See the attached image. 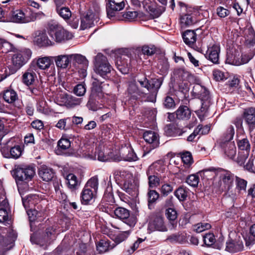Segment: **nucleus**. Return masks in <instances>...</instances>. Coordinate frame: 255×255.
<instances>
[{
    "label": "nucleus",
    "instance_id": "4d7b16f0",
    "mask_svg": "<svg viewBox=\"0 0 255 255\" xmlns=\"http://www.w3.org/2000/svg\"><path fill=\"white\" fill-rule=\"evenodd\" d=\"M211 227V226L210 224L207 223H200L194 226V230L197 233H199L205 231L206 230L210 229Z\"/></svg>",
    "mask_w": 255,
    "mask_h": 255
},
{
    "label": "nucleus",
    "instance_id": "cd10ccee",
    "mask_svg": "<svg viewBox=\"0 0 255 255\" xmlns=\"http://www.w3.org/2000/svg\"><path fill=\"white\" fill-rule=\"evenodd\" d=\"M143 137L146 142L152 145L153 149L158 146L159 143L158 135L154 131H146L143 133Z\"/></svg>",
    "mask_w": 255,
    "mask_h": 255
},
{
    "label": "nucleus",
    "instance_id": "9d476101",
    "mask_svg": "<svg viewBox=\"0 0 255 255\" xmlns=\"http://www.w3.org/2000/svg\"><path fill=\"white\" fill-rule=\"evenodd\" d=\"M46 201L45 200L40 199L35 205L33 209H28L27 211L30 221H33L36 219L39 221L46 215Z\"/></svg>",
    "mask_w": 255,
    "mask_h": 255
},
{
    "label": "nucleus",
    "instance_id": "3c124183",
    "mask_svg": "<svg viewBox=\"0 0 255 255\" xmlns=\"http://www.w3.org/2000/svg\"><path fill=\"white\" fill-rule=\"evenodd\" d=\"M236 184L237 189L239 191H243L246 192L247 181L244 179L236 176Z\"/></svg>",
    "mask_w": 255,
    "mask_h": 255
},
{
    "label": "nucleus",
    "instance_id": "4468645a",
    "mask_svg": "<svg viewBox=\"0 0 255 255\" xmlns=\"http://www.w3.org/2000/svg\"><path fill=\"white\" fill-rule=\"evenodd\" d=\"M114 214L117 218L130 227H133L136 222L135 217L133 215H130L129 211L125 208H117L114 210Z\"/></svg>",
    "mask_w": 255,
    "mask_h": 255
},
{
    "label": "nucleus",
    "instance_id": "20e7f679",
    "mask_svg": "<svg viewBox=\"0 0 255 255\" xmlns=\"http://www.w3.org/2000/svg\"><path fill=\"white\" fill-rule=\"evenodd\" d=\"M11 60L14 67L18 69L25 65L31 57L32 52L29 48L23 47L13 50Z\"/></svg>",
    "mask_w": 255,
    "mask_h": 255
},
{
    "label": "nucleus",
    "instance_id": "58836bf2",
    "mask_svg": "<svg viewBox=\"0 0 255 255\" xmlns=\"http://www.w3.org/2000/svg\"><path fill=\"white\" fill-rule=\"evenodd\" d=\"M3 98L6 103L12 104L18 99V96L14 90L7 89L3 92Z\"/></svg>",
    "mask_w": 255,
    "mask_h": 255
},
{
    "label": "nucleus",
    "instance_id": "69168bd1",
    "mask_svg": "<svg viewBox=\"0 0 255 255\" xmlns=\"http://www.w3.org/2000/svg\"><path fill=\"white\" fill-rule=\"evenodd\" d=\"M181 158L183 163L188 165H190L193 162L192 155L189 152L183 153L181 155Z\"/></svg>",
    "mask_w": 255,
    "mask_h": 255
},
{
    "label": "nucleus",
    "instance_id": "c756f323",
    "mask_svg": "<svg viewBox=\"0 0 255 255\" xmlns=\"http://www.w3.org/2000/svg\"><path fill=\"white\" fill-rule=\"evenodd\" d=\"M22 203L25 209H33L35 205L39 201V196L36 194L28 195L22 197Z\"/></svg>",
    "mask_w": 255,
    "mask_h": 255
},
{
    "label": "nucleus",
    "instance_id": "39448f33",
    "mask_svg": "<svg viewBox=\"0 0 255 255\" xmlns=\"http://www.w3.org/2000/svg\"><path fill=\"white\" fill-rule=\"evenodd\" d=\"M98 188V179L96 177L90 179L86 184L81 193V201L87 204L96 195Z\"/></svg>",
    "mask_w": 255,
    "mask_h": 255
},
{
    "label": "nucleus",
    "instance_id": "a18cd8bd",
    "mask_svg": "<svg viewBox=\"0 0 255 255\" xmlns=\"http://www.w3.org/2000/svg\"><path fill=\"white\" fill-rule=\"evenodd\" d=\"M93 78V82H92V92L93 94L94 93H100L102 92V84L104 82L102 81L101 80L99 79L98 78L95 77L94 76L92 77Z\"/></svg>",
    "mask_w": 255,
    "mask_h": 255
},
{
    "label": "nucleus",
    "instance_id": "412c9836",
    "mask_svg": "<svg viewBox=\"0 0 255 255\" xmlns=\"http://www.w3.org/2000/svg\"><path fill=\"white\" fill-rule=\"evenodd\" d=\"M128 92L135 99L139 97H145L147 94L144 90L139 89L134 81L130 82L128 84Z\"/></svg>",
    "mask_w": 255,
    "mask_h": 255
},
{
    "label": "nucleus",
    "instance_id": "c85d7f7f",
    "mask_svg": "<svg viewBox=\"0 0 255 255\" xmlns=\"http://www.w3.org/2000/svg\"><path fill=\"white\" fill-rule=\"evenodd\" d=\"M54 60L56 65L58 68L65 69L70 64L71 59L70 55H60L52 57Z\"/></svg>",
    "mask_w": 255,
    "mask_h": 255
},
{
    "label": "nucleus",
    "instance_id": "79ce46f5",
    "mask_svg": "<svg viewBox=\"0 0 255 255\" xmlns=\"http://www.w3.org/2000/svg\"><path fill=\"white\" fill-rule=\"evenodd\" d=\"M67 184L72 190H76L80 185V182L77 177L73 174H69L66 177Z\"/></svg>",
    "mask_w": 255,
    "mask_h": 255
},
{
    "label": "nucleus",
    "instance_id": "a878e982",
    "mask_svg": "<svg viewBox=\"0 0 255 255\" xmlns=\"http://www.w3.org/2000/svg\"><path fill=\"white\" fill-rule=\"evenodd\" d=\"M1 152L6 158H13L17 159L21 155L22 148L19 145L11 147L9 151L8 148L3 147L1 149Z\"/></svg>",
    "mask_w": 255,
    "mask_h": 255
},
{
    "label": "nucleus",
    "instance_id": "5701e85b",
    "mask_svg": "<svg viewBox=\"0 0 255 255\" xmlns=\"http://www.w3.org/2000/svg\"><path fill=\"white\" fill-rule=\"evenodd\" d=\"M66 0H54L56 5V11L65 20H68L72 16V13L67 7H60Z\"/></svg>",
    "mask_w": 255,
    "mask_h": 255
},
{
    "label": "nucleus",
    "instance_id": "13d9d810",
    "mask_svg": "<svg viewBox=\"0 0 255 255\" xmlns=\"http://www.w3.org/2000/svg\"><path fill=\"white\" fill-rule=\"evenodd\" d=\"M109 243L104 240H102L97 245V249L99 253H104L109 250Z\"/></svg>",
    "mask_w": 255,
    "mask_h": 255
},
{
    "label": "nucleus",
    "instance_id": "4be33fe9",
    "mask_svg": "<svg viewBox=\"0 0 255 255\" xmlns=\"http://www.w3.org/2000/svg\"><path fill=\"white\" fill-rule=\"evenodd\" d=\"M60 97L61 99V102L67 108H74L79 105L81 102V99L67 94H61Z\"/></svg>",
    "mask_w": 255,
    "mask_h": 255
},
{
    "label": "nucleus",
    "instance_id": "6e6552de",
    "mask_svg": "<svg viewBox=\"0 0 255 255\" xmlns=\"http://www.w3.org/2000/svg\"><path fill=\"white\" fill-rule=\"evenodd\" d=\"M132 50L125 48L121 50V56H118L116 61V65L123 74L128 73L130 68V61Z\"/></svg>",
    "mask_w": 255,
    "mask_h": 255
},
{
    "label": "nucleus",
    "instance_id": "aec40b11",
    "mask_svg": "<svg viewBox=\"0 0 255 255\" xmlns=\"http://www.w3.org/2000/svg\"><path fill=\"white\" fill-rule=\"evenodd\" d=\"M149 230L152 231H158L165 232L167 229L164 225L163 218L159 216H155L153 219L150 221L148 224Z\"/></svg>",
    "mask_w": 255,
    "mask_h": 255
},
{
    "label": "nucleus",
    "instance_id": "4c0bfd02",
    "mask_svg": "<svg viewBox=\"0 0 255 255\" xmlns=\"http://www.w3.org/2000/svg\"><path fill=\"white\" fill-rule=\"evenodd\" d=\"M235 134L233 126L229 125L220 139V142L231 141Z\"/></svg>",
    "mask_w": 255,
    "mask_h": 255
},
{
    "label": "nucleus",
    "instance_id": "6ab92c4d",
    "mask_svg": "<svg viewBox=\"0 0 255 255\" xmlns=\"http://www.w3.org/2000/svg\"><path fill=\"white\" fill-rule=\"evenodd\" d=\"M35 36L34 38L33 42L38 46H47L53 44L51 39H49L45 33L38 31L35 32Z\"/></svg>",
    "mask_w": 255,
    "mask_h": 255
},
{
    "label": "nucleus",
    "instance_id": "a211bd4d",
    "mask_svg": "<svg viewBox=\"0 0 255 255\" xmlns=\"http://www.w3.org/2000/svg\"><path fill=\"white\" fill-rule=\"evenodd\" d=\"M30 241L32 244L39 245L43 249L46 250L54 241L49 238L43 233L41 235L33 234L30 237Z\"/></svg>",
    "mask_w": 255,
    "mask_h": 255
},
{
    "label": "nucleus",
    "instance_id": "09e8293b",
    "mask_svg": "<svg viewBox=\"0 0 255 255\" xmlns=\"http://www.w3.org/2000/svg\"><path fill=\"white\" fill-rule=\"evenodd\" d=\"M148 205L149 207L152 203H155L159 197V193L154 190L149 189L147 192Z\"/></svg>",
    "mask_w": 255,
    "mask_h": 255
},
{
    "label": "nucleus",
    "instance_id": "0eeeda50",
    "mask_svg": "<svg viewBox=\"0 0 255 255\" xmlns=\"http://www.w3.org/2000/svg\"><path fill=\"white\" fill-rule=\"evenodd\" d=\"M137 81L141 88H145L146 91L150 93L151 97L148 100L153 102L162 84L161 81L158 79H152L149 81L145 76L138 79Z\"/></svg>",
    "mask_w": 255,
    "mask_h": 255
},
{
    "label": "nucleus",
    "instance_id": "ddd939ff",
    "mask_svg": "<svg viewBox=\"0 0 255 255\" xmlns=\"http://www.w3.org/2000/svg\"><path fill=\"white\" fill-rule=\"evenodd\" d=\"M35 174V171L33 167L23 166H18L15 169L13 172V176L16 182L29 181Z\"/></svg>",
    "mask_w": 255,
    "mask_h": 255
},
{
    "label": "nucleus",
    "instance_id": "680f3d73",
    "mask_svg": "<svg viewBox=\"0 0 255 255\" xmlns=\"http://www.w3.org/2000/svg\"><path fill=\"white\" fill-rule=\"evenodd\" d=\"M58 145L62 150H66L70 148L71 142L67 138H62L58 141Z\"/></svg>",
    "mask_w": 255,
    "mask_h": 255
},
{
    "label": "nucleus",
    "instance_id": "e2e57ef3",
    "mask_svg": "<svg viewBox=\"0 0 255 255\" xmlns=\"http://www.w3.org/2000/svg\"><path fill=\"white\" fill-rule=\"evenodd\" d=\"M73 92L77 96H82L86 92V88L83 84H78L74 87Z\"/></svg>",
    "mask_w": 255,
    "mask_h": 255
},
{
    "label": "nucleus",
    "instance_id": "2f4dec72",
    "mask_svg": "<svg viewBox=\"0 0 255 255\" xmlns=\"http://www.w3.org/2000/svg\"><path fill=\"white\" fill-rule=\"evenodd\" d=\"M39 175L43 181L48 182L53 179L54 173L52 169L43 165L39 169Z\"/></svg>",
    "mask_w": 255,
    "mask_h": 255
},
{
    "label": "nucleus",
    "instance_id": "f704fd0d",
    "mask_svg": "<svg viewBox=\"0 0 255 255\" xmlns=\"http://www.w3.org/2000/svg\"><path fill=\"white\" fill-rule=\"evenodd\" d=\"M248 34L246 38V43L247 47L251 49L253 55L255 54V33L252 28L248 29Z\"/></svg>",
    "mask_w": 255,
    "mask_h": 255
},
{
    "label": "nucleus",
    "instance_id": "6e6d98bb",
    "mask_svg": "<svg viewBox=\"0 0 255 255\" xmlns=\"http://www.w3.org/2000/svg\"><path fill=\"white\" fill-rule=\"evenodd\" d=\"M137 15L138 14L137 11H128L122 15L123 18L121 19V20L132 21L137 17Z\"/></svg>",
    "mask_w": 255,
    "mask_h": 255
},
{
    "label": "nucleus",
    "instance_id": "2eb2a0df",
    "mask_svg": "<svg viewBox=\"0 0 255 255\" xmlns=\"http://www.w3.org/2000/svg\"><path fill=\"white\" fill-rule=\"evenodd\" d=\"M243 118L250 133L255 134V108L249 107L244 109Z\"/></svg>",
    "mask_w": 255,
    "mask_h": 255
},
{
    "label": "nucleus",
    "instance_id": "0e129e2a",
    "mask_svg": "<svg viewBox=\"0 0 255 255\" xmlns=\"http://www.w3.org/2000/svg\"><path fill=\"white\" fill-rule=\"evenodd\" d=\"M7 204L6 200L5 193L3 188L1 181L0 180V204L5 206Z\"/></svg>",
    "mask_w": 255,
    "mask_h": 255
},
{
    "label": "nucleus",
    "instance_id": "473e14b6",
    "mask_svg": "<svg viewBox=\"0 0 255 255\" xmlns=\"http://www.w3.org/2000/svg\"><path fill=\"white\" fill-rule=\"evenodd\" d=\"M184 42L188 46L193 47L197 39V35L194 30H187L182 34Z\"/></svg>",
    "mask_w": 255,
    "mask_h": 255
},
{
    "label": "nucleus",
    "instance_id": "b1692460",
    "mask_svg": "<svg viewBox=\"0 0 255 255\" xmlns=\"http://www.w3.org/2000/svg\"><path fill=\"white\" fill-rule=\"evenodd\" d=\"M225 154L230 158L233 159L236 155V147L234 141L220 142Z\"/></svg>",
    "mask_w": 255,
    "mask_h": 255
},
{
    "label": "nucleus",
    "instance_id": "f3484780",
    "mask_svg": "<svg viewBox=\"0 0 255 255\" xmlns=\"http://www.w3.org/2000/svg\"><path fill=\"white\" fill-rule=\"evenodd\" d=\"M125 2L123 1H117L115 0H108L107 3V13L108 17H115L118 11L122 10L125 7Z\"/></svg>",
    "mask_w": 255,
    "mask_h": 255
},
{
    "label": "nucleus",
    "instance_id": "72a5a7b5",
    "mask_svg": "<svg viewBox=\"0 0 255 255\" xmlns=\"http://www.w3.org/2000/svg\"><path fill=\"white\" fill-rule=\"evenodd\" d=\"M243 243L241 241L230 240L226 243V250L229 252L235 253L243 250Z\"/></svg>",
    "mask_w": 255,
    "mask_h": 255
},
{
    "label": "nucleus",
    "instance_id": "603ef678",
    "mask_svg": "<svg viewBox=\"0 0 255 255\" xmlns=\"http://www.w3.org/2000/svg\"><path fill=\"white\" fill-rule=\"evenodd\" d=\"M186 182L192 187H197L199 182V178L198 175L192 174L187 177Z\"/></svg>",
    "mask_w": 255,
    "mask_h": 255
},
{
    "label": "nucleus",
    "instance_id": "49530a36",
    "mask_svg": "<svg viewBox=\"0 0 255 255\" xmlns=\"http://www.w3.org/2000/svg\"><path fill=\"white\" fill-rule=\"evenodd\" d=\"M167 240L171 242H178L180 244H183L186 242V238L184 233H178L169 236Z\"/></svg>",
    "mask_w": 255,
    "mask_h": 255
},
{
    "label": "nucleus",
    "instance_id": "8fccbe9b",
    "mask_svg": "<svg viewBox=\"0 0 255 255\" xmlns=\"http://www.w3.org/2000/svg\"><path fill=\"white\" fill-rule=\"evenodd\" d=\"M187 194V190L183 187H179L174 192L175 196L182 201L186 200Z\"/></svg>",
    "mask_w": 255,
    "mask_h": 255
},
{
    "label": "nucleus",
    "instance_id": "9b49d317",
    "mask_svg": "<svg viewBox=\"0 0 255 255\" xmlns=\"http://www.w3.org/2000/svg\"><path fill=\"white\" fill-rule=\"evenodd\" d=\"M113 159L115 161H135L137 160L138 158L130 146H124L120 149L119 155H113Z\"/></svg>",
    "mask_w": 255,
    "mask_h": 255
},
{
    "label": "nucleus",
    "instance_id": "dca6fc26",
    "mask_svg": "<svg viewBox=\"0 0 255 255\" xmlns=\"http://www.w3.org/2000/svg\"><path fill=\"white\" fill-rule=\"evenodd\" d=\"M98 20V15L89 10L85 15L81 17L80 28L82 30H84L90 28L94 25L95 22L97 23Z\"/></svg>",
    "mask_w": 255,
    "mask_h": 255
},
{
    "label": "nucleus",
    "instance_id": "338daca9",
    "mask_svg": "<svg viewBox=\"0 0 255 255\" xmlns=\"http://www.w3.org/2000/svg\"><path fill=\"white\" fill-rule=\"evenodd\" d=\"M130 232L129 231H125L119 235H118L115 238V242L117 244H119L123 241H124L129 235Z\"/></svg>",
    "mask_w": 255,
    "mask_h": 255
},
{
    "label": "nucleus",
    "instance_id": "f8f14e48",
    "mask_svg": "<svg viewBox=\"0 0 255 255\" xmlns=\"http://www.w3.org/2000/svg\"><path fill=\"white\" fill-rule=\"evenodd\" d=\"M160 166L157 164H153L148 168L146 174L148 176V183L150 188H155L160 184L161 176L159 173Z\"/></svg>",
    "mask_w": 255,
    "mask_h": 255
},
{
    "label": "nucleus",
    "instance_id": "bf43d9fd",
    "mask_svg": "<svg viewBox=\"0 0 255 255\" xmlns=\"http://www.w3.org/2000/svg\"><path fill=\"white\" fill-rule=\"evenodd\" d=\"M166 215L167 219L173 222L175 221L177 217V212L172 208H168L167 209L166 211ZM172 224L174 226V223H173Z\"/></svg>",
    "mask_w": 255,
    "mask_h": 255
},
{
    "label": "nucleus",
    "instance_id": "7ed1b4c3",
    "mask_svg": "<svg viewBox=\"0 0 255 255\" xmlns=\"http://www.w3.org/2000/svg\"><path fill=\"white\" fill-rule=\"evenodd\" d=\"M95 71L103 79L109 77V75L113 70V67L109 63L107 57L101 53L94 58Z\"/></svg>",
    "mask_w": 255,
    "mask_h": 255
},
{
    "label": "nucleus",
    "instance_id": "f03ea898",
    "mask_svg": "<svg viewBox=\"0 0 255 255\" xmlns=\"http://www.w3.org/2000/svg\"><path fill=\"white\" fill-rule=\"evenodd\" d=\"M193 95L200 99L201 101V107L196 111L199 118L202 121L207 116V113L211 103L209 92L206 88L200 84H196L192 90Z\"/></svg>",
    "mask_w": 255,
    "mask_h": 255
},
{
    "label": "nucleus",
    "instance_id": "1a4fd4ad",
    "mask_svg": "<svg viewBox=\"0 0 255 255\" xmlns=\"http://www.w3.org/2000/svg\"><path fill=\"white\" fill-rule=\"evenodd\" d=\"M44 15L42 12H32L29 16H26L25 13L21 10H16L12 13L11 19L13 22L16 23H28L34 21Z\"/></svg>",
    "mask_w": 255,
    "mask_h": 255
},
{
    "label": "nucleus",
    "instance_id": "423d86ee",
    "mask_svg": "<svg viewBox=\"0 0 255 255\" xmlns=\"http://www.w3.org/2000/svg\"><path fill=\"white\" fill-rule=\"evenodd\" d=\"M48 33L53 43L54 41L62 42L71 39L73 37L71 33L65 30L56 24H51L49 25Z\"/></svg>",
    "mask_w": 255,
    "mask_h": 255
},
{
    "label": "nucleus",
    "instance_id": "e433bc0d",
    "mask_svg": "<svg viewBox=\"0 0 255 255\" xmlns=\"http://www.w3.org/2000/svg\"><path fill=\"white\" fill-rule=\"evenodd\" d=\"M191 111L187 106H180L176 111V117L178 119L188 120L191 117Z\"/></svg>",
    "mask_w": 255,
    "mask_h": 255
},
{
    "label": "nucleus",
    "instance_id": "393cba45",
    "mask_svg": "<svg viewBox=\"0 0 255 255\" xmlns=\"http://www.w3.org/2000/svg\"><path fill=\"white\" fill-rule=\"evenodd\" d=\"M238 147L239 149L242 151L239 152V155L241 158V160L243 161L247 158L249 156L250 144L249 140L247 138H244L240 140L238 142Z\"/></svg>",
    "mask_w": 255,
    "mask_h": 255
},
{
    "label": "nucleus",
    "instance_id": "5fc2aeb1",
    "mask_svg": "<svg viewBox=\"0 0 255 255\" xmlns=\"http://www.w3.org/2000/svg\"><path fill=\"white\" fill-rule=\"evenodd\" d=\"M44 233L49 238L51 239L53 241L56 240L57 237V233L56 232V228L54 227H49L47 228Z\"/></svg>",
    "mask_w": 255,
    "mask_h": 255
},
{
    "label": "nucleus",
    "instance_id": "f257e3e1",
    "mask_svg": "<svg viewBox=\"0 0 255 255\" xmlns=\"http://www.w3.org/2000/svg\"><path fill=\"white\" fill-rule=\"evenodd\" d=\"M199 173L206 177L218 176L220 179L219 189L221 191H229L232 186L234 175L224 169L211 167L203 170Z\"/></svg>",
    "mask_w": 255,
    "mask_h": 255
},
{
    "label": "nucleus",
    "instance_id": "37998d69",
    "mask_svg": "<svg viewBox=\"0 0 255 255\" xmlns=\"http://www.w3.org/2000/svg\"><path fill=\"white\" fill-rule=\"evenodd\" d=\"M97 156L98 160L101 161H106L110 159L113 160V155H105L102 146L96 148L95 155L93 159H96Z\"/></svg>",
    "mask_w": 255,
    "mask_h": 255
},
{
    "label": "nucleus",
    "instance_id": "052dcab7",
    "mask_svg": "<svg viewBox=\"0 0 255 255\" xmlns=\"http://www.w3.org/2000/svg\"><path fill=\"white\" fill-rule=\"evenodd\" d=\"M203 241L207 246H211L215 243V236L212 233L207 234L203 236Z\"/></svg>",
    "mask_w": 255,
    "mask_h": 255
},
{
    "label": "nucleus",
    "instance_id": "de8ad7c7",
    "mask_svg": "<svg viewBox=\"0 0 255 255\" xmlns=\"http://www.w3.org/2000/svg\"><path fill=\"white\" fill-rule=\"evenodd\" d=\"M15 48L9 42L2 39H0V49H1L2 52L6 53L9 51L13 52V50Z\"/></svg>",
    "mask_w": 255,
    "mask_h": 255
},
{
    "label": "nucleus",
    "instance_id": "864d4df0",
    "mask_svg": "<svg viewBox=\"0 0 255 255\" xmlns=\"http://www.w3.org/2000/svg\"><path fill=\"white\" fill-rule=\"evenodd\" d=\"M141 51L144 55L151 56L156 52V48L153 45H144L142 47Z\"/></svg>",
    "mask_w": 255,
    "mask_h": 255
},
{
    "label": "nucleus",
    "instance_id": "a19ab883",
    "mask_svg": "<svg viewBox=\"0 0 255 255\" xmlns=\"http://www.w3.org/2000/svg\"><path fill=\"white\" fill-rule=\"evenodd\" d=\"M165 132L169 136H177L182 135L185 131L180 129L176 125H170L166 127Z\"/></svg>",
    "mask_w": 255,
    "mask_h": 255
},
{
    "label": "nucleus",
    "instance_id": "c03bdc74",
    "mask_svg": "<svg viewBox=\"0 0 255 255\" xmlns=\"http://www.w3.org/2000/svg\"><path fill=\"white\" fill-rule=\"evenodd\" d=\"M182 26H190L196 23L197 20L195 17L190 14L182 15L180 18Z\"/></svg>",
    "mask_w": 255,
    "mask_h": 255
},
{
    "label": "nucleus",
    "instance_id": "ea45409f",
    "mask_svg": "<svg viewBox=\"0 0 255 255\" xmlns=\"http://www.w3.org/2000/svg\"><path fill=\"white\" fill-rule=\"evenodd\" d=\"M52 57H43L37 60V66L42 70H46L49 68L52 63Z\"/></svg>",
    "mask_w": 255,
    "mask_h": 255
},
{
    "label": "nucleus",
    "instance_id": "bb28decb",
    "mask_svg": "<svg viewBox=\"0 0 255 255\" xmlns=\"http://www.w3.org/2000/svg\"><path fill=\"white\" fill-rule=\"evenodd\" d=\"M36 79L37 75L34 66L28 68L22 75V82L27 86L33 84Z\"/></svg>",
    "mask_w": 255,
    "mask_h": 255
},
{
    "label": "nucleus",
    "instance_id": "7c9ffc66",
    "mask_svg": "<svg viewBox=\"0 0 255 255\" xmlns=\"http://www.w3.org/2000/svg\"><path fill=\"white\" fill-rule=\"evenodd\" d=\"M71 59H73L76 63L81 65V68L83 69V76H85L86 69L89 65V61L86 58L81 54H71Z\"/></svg>",
    "mask_w": 255,
    "mask_h": 255
},
{
    "label": "nucleus",
    "instance_id": "c9c22d12",
    "mask_svg": "<svg viewBox=\"0 0 255 255\" xmlns=\"http://www.w3.org/2000/svg\"><path fill=\"white\" fill-rule=\"evenodd\" d=\"M219 46L214 45L210 48L208 49L209 54L206 57L213 63L217 64L219 61Z\"/></svg>",
    "mask_w": 255,
    "mask_h": 255
},
{
    "label": "nucleus",
    "instance_id": "774afa93",
    "mask_svg": "<svg viewBox=\"0 0 255 255\" xmlns=\"http://www.w3.org/2000/svg\"><path fill=\"white\" fill-rule=\"evenodd\" d=\"M175 73L178 75V77L182 80H185L190 75L189 73L183 69H177Z\"/></svg>",
    "mask_w": 255,
    "mask_h": 255
}]
</instances>
